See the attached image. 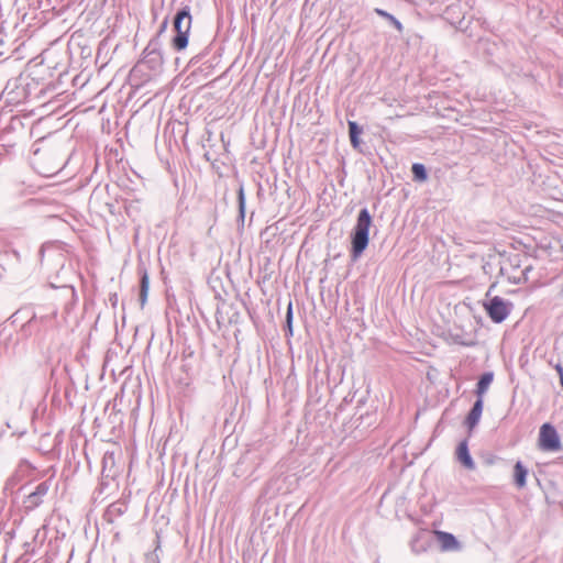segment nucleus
<instances>
[{
  "label": "nucleus",
  "instance_id": "20e7f679",
  "mask_svg": "<svg viewBox=\"0 0 563 563\" xmlns=\"http://www.w3.org/2000/svg\"><path fill=\"white\" fill-rule=\"evenodd\" d=\"M372 221L373 219L368 209H361L356 219V224L351 233V257L353 261H357L368 246Z\"/></svg>",
  "mask_w": 563,
  "mask_h": 563
},
{
  "label": "nucleus",
  "instance_id": "0eeeda50",
  "mask_svg": "<svg viewBox=\"0 0 563 563\" xmlns=\"http://www.w3.org/2000/svg\"><path fill=\"white\" fill-rule=\"evenodd\" d=\"M484 306H485L488 317L495 323H501L509 316L511 303L506 301L505 299H503L499 296H495L488 302H486Z\"/></svg>",
  "mask_w": 563,
  "mask_h": 563
},
{
  "label": "nucleus",
  "instance_id": "c85d7f7f",
  "mask_svg": "<svg viewBox=\"0 0 563 563\" xmlns=\"http://www.w3.org/2000/svg\"><path fill=\"white\" fill-rule=\"evenodd\" d=\"M165 27H166V22L163 23V25L161 27V32H163Z\"/></svg>",
  "mask_w": 563,
  "mask_h": 563
},
{
  "label": "nucleus",
  "instance_id": "bb28decb",
  "mask_svg": "<svg viewBox=\"0 0 563 563\" xmlns=\"http://www.w3.org/2000/svg\"><path fill=\"white\" fill-rule=\"evenodd\" d=\"M114 461V454L113 453H106L104 456H103V467H106V465L108 463H110Z\"/></svg>",
  "mask_w": 563,
  "mask_h": 563
},
{
  "label": "nucleus",
  "instance_id": "423d86ee",
  "mask_svg": "<svg viewBox=\"0 0 563 563\" xmlns=\"http://www.w3.org/2000/svg\"><path fill=\"white\" fill-rule=\"evenodd\" d=\"M561 446V439L555 427L549 422L543 423L539 432V449L545 452H558Z\"/></svg>",
  "mask_w": 563,
  "mask_h": 563
},
{
  "label": "nucleus",
  "instance_id": "5701e85b",
  "mask_svg": "<svg viewBox=\"0 0 563 563\" xmlns=\"http://www.w3.org/2000/svg\"><path fill=\"white\" fill-rule=\"evenodd\" d=\"M445 1L446 0H416V3L418 5H429L433 11H437Z\"/></svg>",
  "mask_w": 563,
  "mask_h": 563
},
{
  "label": "nucleus",
  "instance_id": "f257e3e1",
  "mask_svg": "<svg viewBox=\"0 0 563 563\" xmlns=\"http://www.w3.org/2000/svg\"><path fill=\"white\" fill-rule=\"evenodd\" d=\"M164 57L162 52V42L159 34L150 40L142 53V57L133 66L131 74L140 76L144 81L162 73Z\"/></svg>",
  "mask_w": 563,
  "mask_h": 563
},
{
  "label": "nucleus",
  "instance_id": "412c9836",
  "mask_svg": "<svg viewBox=\"0 0 563 563\" xmlns=\"http://www.w3.org/2000/svg\"><path fill=\"white\" fill-rule=\"evenodd\" d=\"M411 172L415 180L424 181L428 178V172L423 164L415 163L412 164Z\"/></svg>",
  "mask_w": 563,
  "mask_h": 563
},
{
  "label": "nucleus",
  "instance_id": "2eb2a0df",
  "mask_svg": "<svg viewBox=\"0 0 563 563\" xmlns=\"http://www.w3.org/2000/svg\"><path fill=\"white\" fill-rule=\"evenodd\" d=\"M493 379H494L493 372H486L479 377V379L476 384V389H475V395H476L477 399L484 398V395L488 390V387L492 384Z\"/></svg>",
  "mask_w": 563,
  "mask_h": 563
},
{
  "label": "nucleus",
  "instance_id": "b1692460",
  "mask_svg": "<svg viewBox=\"0 0 563 563\" xmlns=\"http://www.w3.org/2000/svg\"><path fill=\"white\" fill-rule=\"evenodd\" d=\"M287 335H292V303L289 302L286 312Z\"/></svg>",
  "mask_w": 563,
  "mask_h": 563
},
{
  "label": "nucleus",
  "instance_id": "aec40b11",
  "mask_svg": "<svg viewBox=\"0 0 563 563\" xmlns=\"http://www.w3.org/2000/svg\"><path fill=\"white\" fill-rule=\"evenodd\" d=\"M150 288V278L146 271H143L140 278V302L143 307L146 302Z\"/></svg>",
  "mask_w": 563,
  "mask_h": 563
},
{
  "label": "nucleus",
  "instance_id": "9d476101",
  "mask_svg": "<svg viewBox=\"0 0 563 563\" xmlns=\"http://www.w3.org/2000/svg\"><path fill=\"white\" fill-rule=\"evenodd\" d=\"M532 271V266L528 265L521 268L518 274L510 273L509 268L507 266H500L499 274L504 277H506L510 283L515 285H519L522 283H527L529 280V273Z\"/></svg>",
  "mask_w": 563,
  "mask_h": 563
},
{
  "label": "nucleus",
  "instance_id": "7c9ffc66",
  "mask_svg": "<svg viewBox=\"0 0 563 563\" xmlns=\"http://www.w3.org/2000/svg\"><path fill=\"white\" fill-rule=\"evenodd\" d=\"M106 2H107V0H102V3H106Z\"/></svg>",
  "mask_w": 563,
  "mask_h": 563
},
{
  "label": "nucleus",
  "instance_id": "f8f14e48",
  "mask_svg": "<svg viewBox=\"0 0 563 563\" xmlns=\"http://www.w3.org/2000/svg\"><path fill=\"white\" fill-rule=\"evenodd\" d=\"M434 534L438 542L440 543L442 551H455L461 548L460 542L452 533L445 531H434Z\"/></svg>",
  "mask_w": 563,
  "mask_h": 563
},
{
  "label": "nucleus",
  "instance_id": "9b49d317",
  "mask_svg": "<svg viewBox=\"0 0 563 563\" xmlns=\"http://www.w3.org/2000/svg\"><path fill=\"white\" fill-rule=\"evenodd\" d=\"M456 459L457 461L467 470L475 468V462L470 454L468 450V441L464 439L461 441L456 448Z\"/></svg>",
  "mask_w": 563,
  "mask_h": 563
},
{
  "label": "nucleus",
  "instance_id": "c756f323",
  "mask_svg": "<svg viewBox=\"0 0 563 563\" xmlns=\"http://www.w3.org/2000/svg\"><path fill=\"white\" fill-rule=\"evenodd\" d=\"M560 383H561V386L563 388V374H562V376H560Z\"/></svg>",
  "mask_w": 563,
  "mask_h": 563
},
{
  "label": "nucleus",
  "instance_id": "cd10ccee",
  "mask_svg": "<svg viewBox=\"0 0 563 563\" xmlns=\"http://www.w3.org/2000/svg\"><path fill=\"white\" fill-rule=\"evenodd\" d=\"M555 371L558 372L559 376H562L563 374V366L559 363L555 365Z\"/></svg>",
  "mask_w": 563,
  "mask_h": 563
},
{
  "label": "nucleus",
  "instance_id": "6ab92c4d",
  "mask_svg": "<svg viewBox=\"0 0 563 563\" xmlns=\"http://www.w3.org/2000/svg\"><path fill=\"white\" fill-rule=\"evenodd\" d=\"M500 266H507L510 271V273L518 274L519 271H521V258L520 255L515 254L507 256L503 260Z\"/></svg>",
  "mask_w": 563,
  "mask_h": 563
},
{
  "label": "nucleus",
  "instance_id": "ddd939ff",
  "mask_svg": "<svg viewBox=\"0 0 563 563\" xmlns=\"http://www.w3.org/2000/svg\"><path fill=\"white\" fill-rule=\"evenodd\" d=\"M483 407L484 399L476 398L464 422L470 430L474 429L478 424L482 417Z\"/></svg>",
  "mask_w": 563,
  "mask_h": 563
},
{
  "label": "nucleus",
  "instance_id": "4468645a",
  "mask_svg": "<svg viewBox=\"0 0 563 563\" xmlns=\"http://www.w3.org/2000/svg\"><path fill=\"white\" fill-rule=\"evenodd\" d=\"M128 510L125 501L117 500L107 507L104 517L109 522H113L115 519L121 517Z\"/></svg>",
  "mask_w": 563,
  "mask_h": 563
},
{
  "label": "nucleus",
  "instance_id": "a878e982",
  "mask_svg": "<svg viewBox=\"0 0 563 563\" xmlns=\"http://www.w3.org/2000/svg\"><path fill=\"white\" fill-rule=\"evenodd\" d=\"M18 482V476L16 475H11L4 483V487L3 489L4 490H9V489H12L15 484Z\"/></svg>",
  "mask_w": 563,
  "mask_h": 563
},
{
  "label": "nucleus",
  "instance_id": "dca6fc26",
  "mask_svg": "<svg viewBox=\"0 0 563 563\" xmlns=\"http://www.w3.org/2000/svg\"><path fill=\"white\" fill-rule=\"evenodd\" d=\"M528 468L521 461H517L514 466V481L518 488H523L527 484Z\"/></svg>",
  "mask_w": 563,
  "mask_h": 563
},
{
  "label": "nucleus",
  "instance_id": "39448f33",
  "mask_svg": "<svg viewBox=\"0 0 563 563\" xmlns=\"http://www.w3.org/2000/svg\"><path fill=\"white\" fill-rule=\"evenodd\" d=\"M191 14L188 5L179 9L174 18L176 35L172 40V46L176 51H183L188 45V35L191 29Z\"/></svg>",
  "mask_w": 563,
  "mask_h": 563
},
{
  "label": "nucleus",
  "instance_id": "1a4fd4ad",
  "mask_svg": "<svg viewBox=\"0 0 563 563\" xmlns=\"http://www.w3.org/2000/svg\"><path fill=\"white\" fill-rule=\"evenodd\" d=\"M49 488V481L40 483L32 493L25 496L23 500L24 508L31 511L38 507L43 503V497L48 493Z\"/></svg>",
  "mask_w": 563,
  "mask_h": 563
},
{
  "label": "nucleus",
  "instance_id": "4be33fe9",
  "mask_svg": "<svg viewBox=\"0 0 563 563\" xmlns=\"http://www.w3.org/2000/svg\"><path fill=\"white\" fill-rule=\"evenodd\" d=\"M239 220L243 223L245 218V192L241 185L238 190Z\"/></svg>",
  "mask_w": 563,
  "mask_h": 563
},
{
  "label": "nucleus",
  "instance_id": "f3484780",
  "mask_svg": "<svg viewBox=\"0 0 563 563\" xmlns=\"http://www.w3.org/2000/svg\"><path fill=\"white\" fill-rule=\"evenodd\" d=\"M375 13L378 16L385 19L389 25H391L393 27H395L398 31V33H400V34L402 33L404 26H402L401 22L396 16H394L386 10L379 9V8L375 9Z\"/></svg>",
  "mask_w": 563,
  "mask_h": 563
},
{
  "label": "nucleus",
  "instance_id": "f03ea898",
  "mask_svg": "<svg viewBox=\"0 0 563 563\" xmlns=\"http://www.w3.org/2000/svg\"><path fill=\"white\" fill-rule=\"evenodd\" d=\"M57 311L53 310L45 314L33 313L22 324L18 335L22 340L33 339L37 344L42 343L47 334L55 328Z\"/></svg>",
  "mask_w": 563,
  "mask_h": 563
},
{
  "label": "nucleus",
  "instance_id": "393cba45",
  "mask_svg": "<svg viewBox=\"0 0 563 563\" xmlns=\"http://www.w3.org/2000/svg\"><path fill=\"white\" fill-rule=\"evenodd\" d=\"M420 540H421V537L420 536H417L412 541H411V549L412 551L419 553L421 551H424L426 548L423 545H420Z\"/></svg>",
  "mask_w": 563,
  "mask_h": 563
},
{
  "label": "nucleus",
  "instance_id": "7ed1b4c3",
  "mask_svg": "<svg viewBox=\"0 0 563 563\" xmlns=\"http://www.w3.org/2000/svg\"><path fill=\"white\" fill-rule=\"evenodd\" d=\"M37 82L30 77H15L8 80L4 89L2 90L1 97L8 106H19L29 101L37 88Z\"/></svg>",
  "mask_w": 563,
  "mask_h": 563
},
{
  "label": "nucleus",
  "instance_id": "6e6552de",
  "mask_svg": "<svg viewBox=\"0 0 563 563\" xmlns=\"http://www.w3.org/2000/svg\"><path fill=\"white\" fill-rule=\"evenodd\" d=\"M467 2L462 3V0L448 5L444 10L445 20L453 26L463 30L465 27V15H466Z\"/></svg>",
  "mask_w": 563,
  "mask_h": 563
},
{
  "label": "nucleus",
  "instance_id": "a211bd4d",
  "mask_svg": "<svg viewBox=\"0 0 563 563\" xmlns=\"http://www.w3.org/2000/svg\"><path fill=\"white\" fill-rule=\"evenodd\" d=\"M347 124L351 144L354 148H358L361 144L360 135L363 129L355 121H349Z\"/></svg>",
  "mask_w": 563,
  "mask_h": 563
}]
</instances>
